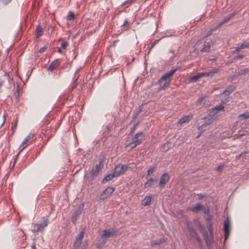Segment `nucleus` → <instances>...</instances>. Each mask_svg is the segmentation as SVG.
Instances as JSON below:
<instances>
[{
    "label": "nucleus",
    "mask_w": 249,
    "mask_h": 249,
    "mask_svg": "<svg viewBox=\"0 0 249 249\" xmlns=\"http://www.w3.org/2000/svg\"><path fill=\"white\" fill-rule=\"evenodd\" d=\"M221 26L222 25L220 24V23H219V24L216 26H215V27L211 30V33H212L213 32L219 29Z\"/></svg>",
    "instance_id": "nucleus-55"
},
{
    "label": "nucleus",
    "mask_w": 249,
    "mask_h": 249,
    "mask_svg": "<svg viewBox=\"0 0 249 249\" xmlns=\"http://www.w3.org/2000/svg\"><path fill=\"white\" fill-rule=\"evenodd\" d=\"M103 233L101 235L102 239L101 243L98 245V248L100 249L107 242L108 238L110 237H113L117 235L118 231L115 229H105L102 231Z\"/></svg>",
    "instance_id": "nucleus-1"
},
{
    "label": "nucleus",
    "mask_w": 249,
    "mask_h": 249,
    "mask_svg": "<svg viewBox=\"0 0 249 249\" xmlns=\"http://www.w3.org/2000/svg\"><path fill=\"white\" fill-rule=\"evenodd\" d=\"M204 100V97H201L199 98L196 101V105L198 106L201 105Z\"/></svg>",
    "instance_id": "nucleus-39"
},
{
    "label": "nucleus",
    "mask_w": 249,
    "mask_h": 249,
    "mask_svg": "<svg viewBox=\"0 0 249 249\" xmlns=\"http://www.w3.org/2000/svg\"><path fill=\"white\" fill-rule=\"evenodd\" d=\"M170 177L168 173H164L162 174L160 178L159 184L161 187H164L165 184L169 180Z\"/></svg>",
    "instance_id": "nucleus-10"
},
{
    "label": "nucleus",
    "mask_w": 249,
    "mask_h": 249,
    "mask_svg": "<svg viewBox=\"0 0 249 249\" xmlns=\"http://www.w3.org/2000/svg\"><path fill=\"white\" fill-rule=\"evenodd\" d=\"M152 200V197L151 196H146L142 200L143 203L142 205L144 206H148L150 204Z\"/></svg>",
    "instance_id": "nucleus-19"
},
{
    "label": "nucleus",
    "mask_w": 249,
    "mask_h": 249,
    "mask_svg": "<svg viewBox=\"0 0 249 249\" xmlns=\"http://www.w3.org/2000/svg\"><path fill=\"white\" fill-rule=\"evenodd\" d=\"M115 190V188L114 187H108L106 188L102 193L100 196V199L104 200L107 198V197L110 195H111Z\"/></svg>",
    "instance_id": "nucleus-9"
},
{
    "label": "nucleus",
    "mask_w": 249,
    "mask_h": 249,
    "mask_svg": "<svg viewBox=\"0 0 249 249\" xmlns=\"http://www.w3.org/2000/svg\"><path fill=\"white\" fill-rule=\"evenodd\" d=\"M192 118V116L187 115L183 116L181 118H180L178 121V123L180 124H182L185 123H187L189 122Z\"/></svg>",
    "instance_id": "nucleus-18"
},
{
    "label": "nucleus",
    "mask_w": 249,
    "mask_h": 249,
    "mask_svg": "<svg viewBox=\"0 0 249 249\" xmlns=\"http://www.w3.org/2000/svg\"><path fill=\"white\" fill-rule=\"evenodd\" d=\"M34 135L33 134L30 133H29L24 139V140L20 145V146H24L26 142H29V141L32 139L34 137Z\"/></svg>",
    "instance_id": "nucleus-24"
},
{
    "label": "nucleus",
    "mask_w": 249,
    "mask_h": 249,
    "mask_svg": "<svg viewBox=\"0 0 249 249\" xmlns=\"http://www.w3.org/2000/svg\"><path fill=\"white\" fill-rule=\"evenodd\" d=\"M145 139V135L142 131L138 132L132 138V141H133L135 143H137L138 145L142 143Z\"/></svg>",
    "instance_id": "nucleus-5"
},
{
    "label": "nucleus",
    "mask_w": 249,
    "mask_h": 249,
    "mask_svg": "<svg viewBox=\"0 0 249 249\" xmlns=\"http://www.w3.org/2000/svg\"><path fill=\"white\" fill-rule=\"evenodd\" d=\"M249 72V68H245L243 70H242L240 71H238L237 73V75L239 76H240V75H245L248 73Z\"/></svg>",
    "instance_id": "nucleus-28"
},
{
    "label": "nucleus",
    "mask_w": 249,
    "mask_h": 249,
    "mask_svg": "<svg viewBox=\"0 0 249 249\" xmlns=\"http://www.w3.org/2000/svg\"><path fill=\"white\" fill-rule=\"evenodd\" d=\"M48 224V218L43 217L41 222L38 224H35L32 231L34 233H37L39 231L43 230L44 228Z\"/></svg>",
    "instance_id": "nucleus-2"
},
{
    "label": "nucleus",
    "mask_w": 249,
    "mask_h": 249,
    "mask_svg": "<svg viewBox=\"0 0 249 249\" xmlns=\"http://www.w3.org/2000/svg\"><path fill=\"white\" fill-rule=\"evenodd\" d=\"M77 84L78 82H77V79H76L72 86V89H73L76 88Z\"/></svg>",
    "instance_id": "nucleus-62"
},
{
    "label": "nucleus",
    "mask_w": 249,
    "mask_h": 249,
    "mask_svg": "<svg viewBox=\"0 0 249 249\" xmlns=\"http://www.w3.org/2000/svg\"><path fill=\"white\" fill-rule=\"evenodd\" d=\"M81 213V210L80 208H78L73 213L72 217H71V221L74 224H76L77 219L79 217Z\"/></svg>",
    "instance_id": "nucleus-13"
},
{
    "label": "nucleus",
    "mask_w": 249,
    "mask_h": 249,
    "mask_svg": "<svg viewBox=\"0 0 249 249\" xmlns=\"http://www.w3.org/2000/svg\"><path fill=\"white\" fill-rule=\"evenodd\" d=\"M197 196H198V200H201V199H202L203 198H204L205 197V196L202 194H198L196 195Z\"/></svg>",
    "instance_id": "nucleus-56"
},
{
    "label": "nucleus",
    "mask_w": 249,
    "mask_h": 249,
    "mask_svg": "<svg viewBox=\"0 0 249 249\" xmlns=\"http://www.w3.org/2000/svg\"><path fill=\"white\" fill-rule=\"evenodd\" d=\"M128 169V166L126 165H118L115 168L114 172L116 177H119L121 175L124 174Z\"/></svg>",
    "instance_id": "nucleus-6"
},
{
    "label": "nucleus",
    "mask_w": 249,
    "mask_h": 249,
    "mask_svg": "<svg viewBox=\"0 0 249 249\" xmlns=\"http://www.w3.org/2000/svg\"><path fill=\"white\" fill-rule=\"evenodd\" d=\"M165 241L164 238H161L159 239H157L151 242V244L152 247H154L156 245H160V244L163 243Z\"/></svg>",
    "instance_id": "nucleus-25"
},
{
    "label": "nucleus",
    "mask_w": 249,
    "mask_h": 249,
    "mask_svg": "<svg viewBox=\"0 0 249 249\" xmlns=\"http://www.w3.org/2000/svg\"><path fill=\"white\" fill-rule=\"evenodd\" d=\"M212 219V216L210 213H208V214L205 215V219L207 221H210Z\"/></svg>",
    "instance_id": "nucleus-57"
},
{
    "label": "nucleus",
    "mask_w": 249,
    "mask_h": 249,
    "mask_svg": "<svg viewBox=\"0 0 249 249\" xmlns=\"http://www.w3.org/2000/svg\"><path fill=\"white\" fill-rule=\"evenodd\" d=\"M136 0H127L122 4V6H125L127 5L126 7H128L129 5L135 2Z\"/></svg>",
    "instance_id": "nucleus-33"
},
{
    "label": "nucleus",
    "mask_w": 249,
    "mask_h": 249,
    "mask_svg": "<svg viewBox=\"0 0 249 249\" xmlns=\"http://www.w3.org/2000/svg\"><path fill=\"white\" fill-rule=\"evenodd\" d=\"M236 89V87L234 86H229L226 88V89L223 91L222 94H224L227 95L230 94L232 91H233Z\"/></svg>",
    "instance_id": "nucleus-16"
},
{
    "label": "nucleus",
    "mask_w": 249,
    "mask_h": 249,
    "mask_svg": "<svg viewBox=\"0 0 249 249\" xmlns=\"http://www.w3.org/2000/svg\"><path fill=\"white\" fill-rule=\"evenodd\" d=\"M116 177L115 173L113 172L111 174H109L106 176L102 180V183H105V182L111 180L113 178Z\"/></svg>",
    "instance_id": "nucleus-17"
},
{
    "label": "nucleus",
    "mask_w": 249,
    "mask_h": 249,
    "mask_svg": "<svg viewBox=\"0 0 249 249\" xmlns=\"http://www.w3.org/2000/svg\"><path fill=\"white\" fill-rule=\"evenodd\" d=\"M235 15V13H233L232 14H231L230 16H227L226 17V18H225L223 20L221 21L220 23V24L221 25H223L224 24L227 23V22H228L232 18H233L234 16Z\"/></svg>",
    "instance_id": "nucleus-21"
},
{
    "label": "nucleus",
    "mask_w": 249,
    "mask_h": 249,
    "mask_svg": "<svg viewBox=\"0 0 249 249\" xmlns=\"http://www.w3.org/2000/svg\"><path fill=\"white\" fill-rule=\"evenodd\" d=\"M47 49V47L44 46L38 50V52L40 53H43Z\"/></svg>",
    "instance_id": "nucleus-58"
},
{
    "label": "nucleus",
    "mask_w": 249,
    "mask_h": 249,
    "mask_svg": "<svg viewBox=\"0 0 249 249\" xmlns=\"http://www.w3.org/2000/svg\"><path fill=\"white\" fill-rule=\"evenodd\" d=\"M82 244V241L75 239V242L73 245V249H78Z\"/></svg>",
    "instance_id": "nucleus-27"
},
{
    "label": "nucleus",
    "mask_w": 249,
    "mask_h": 249,
    "mask_svg": "<svg viewBox=\"0 0 249 249\" xmlns=\"http://www.w3.org/2000/svg\"><path fill=\"white\" fill-rule=\"evenodd\" d=\"M203 119H207V121L205 123L203 124L202 125L199 126L197 127V129H200L201 128H205V127H207L209 125L211 124L212 122H213V117L211 116H210L209 115L208 116V117H205L203 118Z\"/></svg>",
    "instance_id": "nucleus-11"
},
{
    "label": "nucleus",
    "mask_w": 249,
    "mask_h": 249,
    "mask_svg": "<svg viewBox=\"0 0 249 249\" xmlns=\"http://www.w3.org/2000/svg\"><path fill=\"white\" fill-rule=\"evenodd\" d=\"M218 112L217 111H216V110L215 109V108H212L210 111V113H209V115L210 116H214V115H215Z\"/></svg>",
    "instance_id": "nucleus-47"
},
{
    "label": "nucleus",
    "mask_w": 249,
    "mask_h": 249,
    "mask_svg": "<svg viewBox=\"0 0 249 249\" xmlns=\"http://www.w3.org/2000/svg\"><path fill=\"white\" fill-rule=\"evenodd\" d=\"M198 74L199 75V78H201L205 76L206 77V72H199L198 73Z\"/></svg>",
    "instance_id": "nucleus-63"
},
{
    "label": "nucleus",
    "mask_w": 249,
    "mask_h": 249,
    "mask_svg": "<svg viewBox=\"0 0 249 249\" xmlns=\"http://www.w3.org/2000/svg\"><path fill=\"white\" fill-rule=\"evenodd\" d=\"M103 167V161L100 160L98 164L95 166V169H93L90 172V178L93 179L94 178L96 177Z\"/></svg>",
    "instance_id": "nucleus-4"
},
{
    "label": "nucleus",
    "mask_w": 249,
    "mask_h": 249,
    "mask_svg": "<svg viewBox=\"0 0 249 249\" xmlns=\"http://www.w3.org/2000/svg\"><path fill=\"white\" fill-rule=\"evenodd\" d=\"M211 71H212V73H213V75H214L215 74L218 73L219 71V70L218 69H214Z\"/></svg>",
    "instance_id": "nucleus-59"
},
{
    "label": "nucleus",
    "mask_w": 249,
    "mask_h": 249,
    "mask_svg": "<svg viewBox=\"0 0 249 249\" xmlns=\"http://www.w3.org/2000/svg\"><path fill=\"white\" fill-rule=\"evenodd\" d=\"M204 213L206 215L208 214V213H210V209L209 208L207 209H206L205 207L204 206L203 210H202Z\"/></svg>",
    "instance_id": "nucleus-54"
},
{
    "label": "nucleus",
    "mask_w": 249,
    "mask_h": 249,
    "mask_svg": "<svg viewBox=\"0 0 249 249\" xmlns=\"http://www.w3.org/2000/svg\"><path fill=\"white\" fill-rule=\"evenodd\" d=\"M243 48H241V45L239 47L235 48L234 53H239Z\"/></svg>",
    "instance_id": "nucleus-60"
},
{
    "label": "nucleus",
    "mask_w": 249,
    "mask_h": 249,
    "mask_svg": "<svg viewBox=\"0 0 249 249\" xmlns=\"http://www.w3.org/2000/svg\"><path fill=\"white\" fill-rule=\"evenodd\" d=\"M36 38H38L40 36H41L42 34V28L41 27L40 25H37L36 28Z\"/></svg>",
    "instance_id": "nucleus-23"
},
{
    "label": "nucleus",
    "mask_w": 249,
    "mask_h": 249,
    "mask_svg": "<svg viewBox=\"0 0 249 249\" xmlns=\"http://www.w3.org/2000/svg\"><path fill=\"white\" fill-rule=\"evenodd\" d=\"M85 229H83L79 234L78 235V236L75 238V239H78L79 240H80L82 241V240L84 238V233H85Z\"/></svg>",
    "instance_id": "nucleus-29"
},
{
    "label": "nucleus",
    "mask_w": 249,
    "mask_h": 249,
    "mask_svg": "<svg viewBox=\"0 0 249 249\" xmlns=\"http://www.w3.org/2000/svg\"><path fill=\"white\" fill-rule=\"evenodd\" d=\"M60 60L56 59L53 60L50 65L48 68V71H53V70L56 69L60 65Z\"/></svg>",
    "instance_id": "nucleus-12"
},
{
    "label": "nucleus",
    "mask_w": 249,
    "mask_h": 249,
    "mask_svg": "<svg viewBox=\"0 0 249 249\" xmlns=\"http://www.w3.org/2000/svg\"><path fill=\"white\" fill-rule=\"evenodd\" d=\"M12 0H0V2L3 5H7L11 2Z\"/></svg>",
    "instance_id": "nucleus-49"
},
{
    "label": "nucleus",
    "mask_w": 249,
    "mask_h": 249,
    "mask_svg": "<svg viewBox=\"0 0 249 249\" xmlns=\"http://www.w3.org/2000/svg\"><path fill=\"white\" fill-rule=\"evenodd\" d=\"M214 108L216 110V111L218 112L219 110H223L224 108V106L223 105L220 104L219 106H216Z\"/></svg>",
    "instance_id": "nucleus-44"
},
{
    "label": "nucleus",
    "mask_w": 249,
    "mask_h": 249,
    "mask_svg": "<svg viewBox=\"0 0 249 249\" xmlns=\"http://www.w3.org/2000/svg\"><path fill=\"white\" fill-rule=\"evenodd\" d=\"M210 45L208 43L206 45H205L201 50V52H209L210 51Z\"/></svg>",
    "instance_id": "nucleus-32"
},
{
    "label": "nucleus",
    "mask_w": 249,
    "mask_h": 249,
    "mask_svg": "<svg viewBox=\"0 0 249 249\" xmlns=\"http://www.w3.org/2000/svg\"><path fill=\"white\" fill-rule=\"evenodd\" d=\"M244 57V55L242 54H239L235 56L234 57V59L237 60V59H241Z\"/></svg>",
    "instance_id": "nucleus-52"
},
{
    "label": "nucleus",
    "mask_w": 249,
    "mask_h": 249,
    "mask_svg": "<svg viewBox=\"0 0 249 249\" xmlns=\"http://www.w3.org/2000/svg\"><path fill=\"white\" fill-rule=\"evenodd\" d=\"M178 69V68H176L174 69L170 70L168 72L163 74L161 77L158 80V84H160L163 81H166L167 78H169L171 75H172L177 71Z\"/></svg>",
    "instance_id": "nucleus-8"
},
{
    "label": "nucleus",
    "mask_w": 249,
    "mask_h": 249,
    "mask_svg": "<svg viewBox=\"0 0 249 249\" xmlns=\"http://www.w3.org/2000/svg\"><path fill=\"white\" fill-rule=\"evenodd\" d=\"M138 124H139V123H137V124H135L133 127H132L131 128L129 135H131L132 134H133L134 132V131L136 130V129H137V128L138 127Z\"/></svg>",
    "instance_id": "nucleus-40"
},
{
    "label": "nucleus",
    "mask_w": 249,
    "mask_h": 249,
    "mask_svg": "<svg viewBox=\"0 0 249 249\" xmlns=\"http://www.w3.org/2000/svg\"><path fill=\"white\" fill-rule=\"evenodd\" d=\"M122 30L126 31L130 28V24L128 23V19L125 18L123 24L121 26Z\"/></svg>",
    "instance_id": "nucleus-20"
},
{
    "label": "nucleus",
    "mask_w": 249,
    "mask_h": 249,
    "mask_svg": "<svg viewBox=\"0 0 249 249\" xmlns=\"http://www.w3.org/2000/svg\"><path fill=\"white\" fill-rule=\"evenodd\" d=\"M238 75H237V73H236L235 74H233L228 78V81L230 82H231L234 79H235Z\"/></svg>",
    "instance_id": "nucleus-41"
},
{
    "label": "nucleus",
    "mask_w": 249,
    "mask_h": 249,
    "mask_svg": "<svg viewBox=\"0 0 249 249\" xmlns=\"http://www.w3.org/2000/svg\"><path fill=\"white\" fill-rule=\"evenodd\" d=\"M199 131H200V133L196 136V139H198L201 134L205 131V128H201L200 129H198Z\"/></svg>",
    "instance_id": "nucleus-51"
},
{
    "label": "nucleus",
    "mask_w": 249,
    "mask_h": 249,
    "mask_svg": "<svg viewBox=\"0 0 249 249\" xmlns=\"http://www.w3.org/2000/svg\"><path fill=\"white\" fill-rule=\"evenodd\" d=\"M206 77H213V73H212L211 71L208 72H206Z\"/></svg>",
    "instance_id": "nucleus-61"
},
{
    "label": "nucleus",
    "mask_w": 249,
    "mask_h": 249,
    "mask_svg": "<svg viewBox=\"0 0 249 249\" xmlns=\"http://www.w3.org/2000/svg\"><path fill=\"white\" fill-rule=\"evenodd\" d=\"M74 18H75L74 14L72 12L70 11L69 12V14L67 16V20L70 21H73L74 19Z\"/></svg>",
    "instance_id": "nucleus-30"
},
{
    "label": "nucleus",
    "mask_w": 249,
    "mask_h": 249,
    "mask_svg": "<svg viewBox=\"0 0 249 249\" xmlns=\"http://www.w3.org/2000/svg\"><path fill=\"white\" fill-rule=\"evenodd\" d=\"M247 153V151H244V152L236 156V159L239 160L241 157H242L243 155H245Z\"/></svg>",
    "instance_id": "nucleus-53"
},
{
    "label": "nucleus",
    "mask_w": 249,
    "mask_h": 249,
    "mask_svg": "<svg viewBox=\"0 0 249 249\" xmlns=\"http://www.w3.org/2000/svg\"><path fill=\"white\" fill-rule=\"evenodd\" d=\"M239 118H242V119H248L249 118V112H246L245 113L239 114L238 115Z\"/></svg>",
    "instance_id": "nucleus-31"
},
{
    "label": "nucleus",
    "mask_w": 249,
    "mask_h": 249,
    "mask_svg": "<svg viewBox=\"0 0 249 249\" xmlns=\"http://www.w3.org/2000/svg\"><path fill=\"white\" fill-rule=\"evenodd\" d=\"M68 45V43L67 42H63L61 44L60 46V48L62 50H65L67 48V47Z\"/></svg>",
    "instance_id": "nucleus-48"
},
{
    "label": "nucleus",
    "mask_w": 249,
    "mask_h": 249,
    "mask_svg": "<svg viewBox=\"0 0 249 249\" xmlns=\"http://www.w3.org/2000/svg\"><path fill=\"white\" fill-rule=\"evenodd\" d=\"M204 206L199 203H197L196 205L191 209L192 212L198 213L199 211L203 210Z\"/></svg>",
    "instance_id": "nucleus-15"
},
{
    "label": "nucleus",
    "mask_w": 249,
    "mask_h": 249,
    "mask_svg": "<svg viewBox=\"0 0 249 249\" xmlns=\"http://www.w3.org/2000/svg\"><path fill=\"white\" fill-rule=\"evenodd\" d=\"M208 231L211 234H213V230L212 228V223L209 222L207 225Z\"/></svg>",
    "instance_id": "nucleus-42"
},
{
    "label": "nucleus",
    "mask_w": 249,
    "mask_h": 249,
    "mask_svg": "<svg viewBox=\"0 0 249 249\" xmlns=\"http://www.w3.org/2000/svg\"><path fill=\"white\" fill-rule=\"evenodd\" d=\"M245 135H246V134L244 133H240V132H239L238 133L234 135V138L236 139H239V138H241L242 137H243Z\"/></svg>",
    "instance_id": "nucleus-46"
},
{
    "label": "nucleus",
    "mask_w": 249,
    "mask_h": 249,
    "mask_svg": "<svg viewBox=\"0 0 249 249\" xmlns=\"http://www.w3.org/2000/svg\"><path fill=\"white\" fill-rule=\"evenodd\" d=\"M160 39H157L155 40L152 44L151 48H152L154 47V46L159 41Z\"/></svg>",
    "instance_id": "nucleus-64"
},
{
    "label": "nucleus",
    "mask_w": 249,
    "mask_h": 249,
    "mask_svg": "<svg viewBox=\"0 0 249 249\" xmlns=\"http://www.w3.org/2000/svg\"><path fill=\"white\" fill-rule=\"evenodd\" d=\"M249 48V42H244L241 44V48Z\"/></svg>",
    "instance_id": "nucleus-45"
},
{
    "label": "nucleus",
    "mask_w": 249,
    "mask_h": 249,
    "mask_svg": "<svg viewBox=\"0 0 249 249\" xmlns=\"http://www.w3.org/2000/svg\"><path fill=\"white\" fill-rule=\"evenodd\" d=\"M171 143L169 142H165L162 146V151L164 152L167 151L171 147Z\"/></svg>",
    "instance_id": "nucleus-26"
},
{
    "label": "nucleus",
    "mask_w": 249,
    "mask_h": 249,
    "mask_svg": "<svg viewBox=\"0 0 249 249\" xmlns=\"http://www.w3.org/2000/svg\"><path fill=\"white\" fill-rule=\"evenodd\" d=\"M156 167L155 166L154 167H151L147 171V177L149 176L151 174H152L155 170Z\"/></svg>",
    "instance_id": "nucleus-37"
},
{
    "label": "nucleus",
    "mask_w": 249,
    "mask_h": 249,
    "mask_svg": "<svg viewBox=\"0 0 249 249\" xmlns=\"http://www.w3.org/2000/svg\"><path fill=\"white\" fill-rule=\"evenodd\" d=\"M200 231L203 235L204 239L207 247L211 248L213 241V234H211L210 233L209 234L208 232L204 229L201 230Z\"/></svg>",
    "instance_id": "nucleus-3"
},
{
    "label": "nucleus",
    "mask_w": 249,
    "mask_h": 249,
    "mask_svg": "<svg viewBox=\"0 0 249 249\" xmlns=\"http://www.w3.org/2000/svg\"><path fill=\"white\" fill-rule=\"evenodd\" d=\"M157 181V179L155 178H151L149 179H148L144 184V188H148L151 186H152L154 182Z\"/></svg>",
    "instance_id": "nucleus-14"
},
{
    "label": "nucleus",
    "mask_w": 249,
    "mask_h": 249,
    "mask_svg": "<svg viewBox=\"0 0 249 249\" xmlns=\"http://www.w3.org/2000/svg\"><path fill=\"white\" fill-rule=\"evenodd\" d=\"M223 229L224 231L225 240H226L228 238L231 231V224L229 217H227L226 220L224 221Z\"/></svg>",
    "instance_id": "nucleus-7"
},
{
    "label": "nucleus",
    "mask_w": 249,
    "mask_h": 249,
    "mask_svg": "<svg viewBox=\"0 0 249 249\" xmlns=\"http://www.w3.org/2000/svg\"><path fill=\"white\" fill-rule=\"evenodd\" d=\"M138 145L137 143H135V142L132 141V142L128 143L126 145V149L128 150V151L131 150L133 148H135L136 146H137Z\"/></svg>",
    "instance_id": "nucleus-22"
},
{
    "label": "nucleus",
    "mask_w": 249,
    "mask_h": 249,
    "mask_svg": "<svg viewBox=\"0 0 249 249\" xmlns=\"http://www.w3.org/2000/svg\"><path fill=\"white\" fill-rule=\"evenodd\" d=\"M193 235H194L195 238L198 242V243H200V242L201 241V240L200 238V237H199V236L197 234V233L196 232V231L195 233H193Z\"/></svg>",
    "instance_id": "nucleus-43"
},
{
    "label": "nucleus",
    "mask_w": 249,
    "mask_h": 249,
    "mask_svg": "<svg viewBox=\"0 0 249 249\" xmlns=\"http://www.w3.org/2000/svg\"><path fill=\"white\" fill-rule=\"evenodd\" d=\"M199 76L198 74L197 73L196 75L192 76L190 78V80L192 82H196L198 79H199Z\"/></svg>",
    "instance_id": "nucleus-34"
},
{
    "label": "nucleus",
    "mask_w": 249,
    "mask_h": 249,
    "mask_svg": "<svg viewBox=\"0 0 249 249\" xmlns=\"http://www.w3.org/2000/svg\"><path fill=\"white\" fill-rule=\"evenodd\" d=\"M17 124H18V120L16 119L14 124H12V126H11V130H12V134H13L14 133L15 131H16V128L17 126Z\"/></svg>",
    "instance_id": "nucleus-38"
},
{
    "label": "nucleus",
    "mask_w": 249,
    "mask_h": 249,
    "mask_svg": "<svg viewBox=\"0 0 249 249\" xmlns=\"http://www.w3.org/2000/svg\"><path fill=\"white\" fill-rule=\"evenodd\" d=\"M187 227L191 233H194L196 232L193 226L190 224V222H187Z\"/></svg>",
    "instance_id": "nucleus-35"
},
{
    "label": "nucleus",
    "mask_w": 249,
    "mask_h": 249,
    "mask_svg": "<svg viewBox=\"0 0 249 249\" xmlns=\"http://www.w3.org/2000/svg\"><path fill=\"white\" fill-rule=\"evenodd\" d=\"M224 166V164H220L216 168V170L218 172H221L222 169Z\"/></svg>",
    "instance_id": "nucleus-50"
},
{
    "label": "nucleus",
    "mask_w": 249,
    "mask_h": 249,
    "mask_svg": "<svg viewBox=\"0 0 249 249\" xmlns=\"http://www.w3.org/2000/svg\"><path fill=\"white\" fill-rule=\"evenodd\" d=\"M170 81H171L170 79L165 81L164 83L163 84V85L161 86L160 89H165L167 87H168L169 86Z\"/></svg>",
    "instance_id": "nucleus-36"
}]
</instances>
